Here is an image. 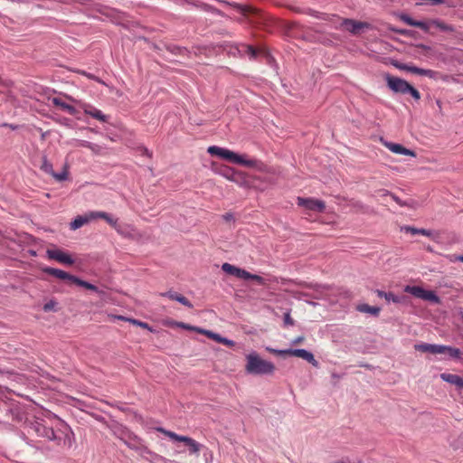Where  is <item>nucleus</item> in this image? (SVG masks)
<instances>
[{
    "label": "nucleus",
    "instance_id": "obj_1",
    "mask_svg": "<svg viewBox=\"0 0 463 463\" xmlns=\"http://www.w3.org/2000/svg\"><path fill=\"white\" fill-rule=\"evenodd\" d=\"M247 364L245 371L253 375H271L275 372L273 363L263 360L256 352H251L246 355Z\"/></svg>",
    "mask_w": 463,
    "mask_h": 463
},
{
    "label": "nucleus",
    "instance_id": "obj_2",
    "mask_svg": "<svg viewBox=\"0 0 463 463\" xmlns=\"http://www.w3.org/2000/svg\"><path fill=\"white\" fill-rule=\"evenodd\" d=\"M385 80L389 89L393 92L401 94L410 93L414 99L419 100L420 99L419 90L405 80L386 74Z\"/></svg>",
    "mask_w": 463,
    "mask_h": 463
},
{
    "label": "nucleus",
    "instance_id": "obj_3",
    "mask_svg": "<svg viewBox=\"0 0 463 463\" xmlns=\"http://www.w3.org/2000/svg\"><path fill=\"white\" fill-rule=\"evenodd\" d=\"M415 350L432 354H448L450 357L459 358L460 350L448 345L421 343L414 345Z\"/></svg>",
    "mask_w": 463,
    "mask_h": 463
},
{
    "label": "nucleus",
    "instance_id": "obj_4",
    "mask_svg": "<svg viewBox=\"0 0 463 463\" xmlns=\"http://www.w3.org/2000/svg\"><path fill=\"white\" fill-rule=\"evenodd\" d=\"M223 159H226L230 162L245 165L248 167H256L259 164V161L254 159H245L243 156L238 155L234 153L233 151H231L229 149L225 148L224 154H223Z\"/></svg>",
    "mask_w": 463,
    "mask_h": 463
},
{
    "label": "nucleus",
    "instance_id": "obj_5",
    "mask_svg": "<svg viewBox=\"0 0 463 463\" xmlns=\"http://www.w3.org/2000/svg\"><path fill=\"white\" fill-rule=\"evenodd\" d=\"M298 204L299 206H303L304 208H306L307 210L318 212V213L324 212V210L326 208V204L323 201L313 199V198L298 197Z\"/></svg>",
    "mask_w": 463,
    "mask_h": 463
},
{
    "label": "nucleus",
    "instance_id": "obj_6",
    "mask_svg": "<svg viewBox=\"0 0 463 463\" xmlns=\"http://www.w3.org/2000/svg\"><path fill=\"white\" fill-rule=\"evenodd\" d=\"M46 254L49 259L57 260L60 263L66 265L74 264V260L69 254L59 249H48Z\"/></svg>",
    "mask_w": 463,
    "mask_h": 463
},
{
    "label": "nucleus",
    "instance_id": "obj_7",
    "mask_svg": "<svg viewBox=\"0 0 463 463\" xmlns=\"http://www.w3.org/2000/svg\"><path fill=\"white\" fill-rule=\"evenodd\" d=\"M42 270H43V272H44L48 275H52L61 280H67L68 282L73 283V284H74V279H76V278H77L74 275H71L64 270L55 269V268L44 267L42 269Z\"/></svg>",
    "mask_w": 463,
    "mask_h": 463
},
{
    "label": "nucleus",
    "instance_id": "obj_8",
    "mask_svg": "<svg viewBox=\"0 0 463 463\" xmlns=\"http://www.w3.org/2000/svg\"><path fill=\"white\" fill-rule=\"evenodd\" d=\"M32 428L37 433L39 437L46 438L49 440H56L57 436L53 430V429L44 426L40 422H35L33 424Z\"/></svg>",
    "mask_w": 463,
    "mask_h": 463
},
{
    "label": "nucleus",
    "instance_id": "obj_9",
    "mask_svg": "<svg viewBox=\"0 0 463 463\" xmlns=\"http://www.w3.org/2000/svg\"><path fill=\"white\" fill-rule=\"evenodd\" d=\"M383 144L385 147H387L390 151L398 155L410 156L412 157L416 156V153L413 150L408 149L401 144L392 143L389 141H383Z\"/></svg>",
    "mask_w": 463,
    "mask_h": 463
},
{
    "label": "nucleus",
    "instance_id": "obj_10",
    "mask_svg": "<svg viewBox=\"0 0 463 463\" xmlns=\"http://www.w3.org/2000/svg\"><path fill=\"white\" fill-rule=\"evenodd\" d=\"M342 26H344L346 31L356 34L361 29L369 27V24L367 23L354 21L353 19H345L342 22Z\"/></svg>",
    "mask_w": 463,
    "mask_h": 463
},
{
    "label": "nucleus",
    "instance_id": "obj_11",
    "mask_svg": "<svg viewBox=\"0 0 463 463\" xmlns=\"http://www.w3.org/2000/svg\"><path fill=\"white\" fill-rule=\"evenodd\" d=\"M81 108L83 109L85 114L90 115V117H92L99 121H102V122L108 121V117L106 115H104L99 109H97L93 106H91L88 103H82Z\"/></svg>",
    "mask_w": 463,
    "mask_h": 463
},
{
    "label": "nucleus",
    "instance_id": "obj_12",
    "mask_svg": "<svg viewBox=\"0 0 463 463\" xmlns=\"http://www.w3.org/2000/svg\"><path fill=\"white\" fill-rule=\"evenodd\" d=\"M290 355L300 357L315 367L318 365V362L315 359L313 354L305 349H291Z\"/></svg>",
    "mask_w": 463,
    "mask_h": 463
},
{
    "label": "nucleus",
    "instance_id": "obj_13",
    "mask_svg": "<svg viewBox=\"0 0 463 463\" xmlns=\"http://www.w3.org/2000/svg\"><path fill=\"white\" fill-rule=\"evenodd\" d=\"M440 378L444 382L453 384L458 389H463V377L458 374L443 373L440 374Z\"/></svg>",
    "mask_w": 463,
    "mask_h": 463
},
{
    "label": "nucleus",
    "instance_id": "obj_14",
    "mask_svg": "<svg viewBox=\"0 0 463 463\" xmlns=\"http://www.w3.org/2000/svg\"><path fill=\"white\" fill-rule=\"evenodd\" d=\"M222 269L225 273H227L229 275H232V276H234L236 278H239V279H243L244 275H245V272H246L245 269L238 268L236 266H233L232 264H230V263H227V262H225V263H223L222 265Z\"/></svg>",
    "mask_w": 463,
    "mask_h": 463
},
{
    "label": "nucleus",
    "instance_id": "obj_15",
    "mask_svg": "<svg viewBox=\"0 0 463 463\" xmlns=\"http://www.w3.org/2000/svg\"><path fill=\"white\" fill-rule=\"evenodd\" d=\"M402 231H404L405 232L411 233L412 235L420 234L435 239V232L431 230L419 229L411 226H403L402 227Z\"/></svg>",
    "mask_w": 463,
    "mask_h": 463
},
{
    "label": "nucleus",
    "instance_id": "obj_16",
    "mask_svg": "<svg viewBox=\"0 0 463 463\" xmlns=\"http://www.w3.org/2000/svg\"><path fill=\"white\" fill-rule=\"evenodd\" d=\"M51 101H52V103L53 105L61 108L62 110H65L70 115L75 116L78 113V110L76 109L75 107H73V106H71L70 104L65 103L60 98H56V97L52 98Z\"/></svg>",
    "mask_w": 463,
    "mask_h": 463
},
{
    "label": "nucleus",
    "instance_id": "obj_17",
    "mask_svg": "<svg viewBox=\"0 0 463 463\" xmlns=\"http://www.w3.org/2000/svg\"><path fill=\"white\" fill-rule=\"evenodd\" d=\"M74 284L77 286L85 288L87 289L92 290V291L96 292L100 297H103L106 295L105 290L100 289L98 287H96L95 285H93L88 281L82 280L78 277L76 278V279H74Z\"/></svg>",
    "mask_w": 463,
    "mask_h": 463
},
{
    "label": "nucleus",
    "instance_id": "obj_18",
    "mask_svg": "<svg viewBox=\"0 0 463 463\" xmlns=\"http://www.w3.org/2000/svg\"><path fill=\"white\" fill-rule=\"evenodd\" d=\"M405 292L411 294L415 298L425 299V296L428 290L419 286H406Z\"/></svg>",
    "mask_w": 463,
    "mask_h": 463
},
{
    "label": "nucleus",
    "instance_id": "obj_19",
    "mask_svg": "<svg viewBox=\"0 0 463 463\" xmlns=\"http://www.w3.org/2000/svg\"><path fill=\"white\" fill-rule=\"evenodd\" d=\"M405 292L411 294L415 298L425 299V296L428 290L419 286H406Z\"/></svg>",
    "mask_w": 463,
    "mask_h": 463
},
{
    "label": "nucleus",
    "instance_id": "obj_20",
    "mask_svg": "<svg viewBox=\"0 0 463 463\" xmlns=\"http://www.w3.org/2000/svg\"><path fill=\"white\" fill-rule=\"evenodd\" d=\"M184 443L189 447V451L191 454H198L201 449L203 448L202 444L198 443L196 440L187 436H185Z\"/></svg>",
    "mask_w": 463,
    "mask_h": 463
},
{
    "label": "nucleus",
    "instance_id": "obj_21",
    "mask_svg": "<svg viewBox=\"0 0 463 463\" xmlns=\"http://www.w3.org/2000/svg\"><path fill=\"white\" fill-rule=\"evenodd\" d=\"M356 309L359 312L368 313V314H371V315L375 316V317H377L379 315L380 311H381L380 307H372V306H369L367 304L358 305Z\"/></svg>",
    "mask_w": 463,
    "mask_h": 463
},
{
    "label": "nucleus",
    "instance_id": "obj_22",
    "mask_svg": "<svg viewBox=\"0 0 463 463\" xmlns=\"http://www.w3.org/2000/svg\"><path fill=\"white\" fill-rule=\"evenodd\" d=\"M376 294L380 298H384V299L388 303H390V302L400 303L401 302V298L396 296L392 292H384L383 290L377 289Z\"/></svg>",
    "mask_w": 463,
    "mask_h": 463
},
{
    "label": "nucleus",
    "instance_id": "obj_23",
    "mask_svg": "<svg viewBox=\"0 0 463 463\" xmlns=\"http://www.w3.org/2000/svg\"><path fill=\"white\" fill-rule=\"evenodd\" d=\"M409 71L418 75L427 76L430 78H433L436 74V72L431 70L421 69L416 66H410Z\"/></svg>",
    "mask_w": 463,
    "mask_h": 463
},
{
    "label": "nucleus",
    "instance_id": "obj_24",
    "mask_svg": "<svg viewBox=\"0 0 463 463\" xmlns=\"http://www.w3.org/2000/svg\"><path fill=\"white\" fill-rule=\"evenodd\" d=\"M431 24H432V26H435L436 28H438L439 30H440L442 32L452 33L455 31V29L452 25L445 24L444 22L438 20V19L431 20Z\"/></svg>",
    "mask_w": 463,
    "mask_h": 463
},
{
    "label": "nucleus",
    "instance_id": "obj_25",
    "mask_svg": "<svg viewBox=\"0 0 463 463\" xmlns=\"http://www.w3.org/2000/svg\"><path fill=\"white\" fill-rule=\"evenodd\" d=\"M88 223V219L84 215L77 216L70 224L71 230H77Z\"/></svg>",
    "mask_w": 463,
    "mask_h": 463
},
{
    "label": "nucleus",
    "instance_id": "obj_26",
    "mask_svg": "<svg viewBox=\"0 0 463 463\" xmlns=\"http://www.w3.org/2000/svg\"><path fill=\"white\" fill-rule=\"evenodd\" d=\"M41 170L44 173L52 175H53V168L52 164L48 161L47 157L44 156L42 158V165L40 166Z\"/></svg>",
    "mask_w": 463,
    "mask_h": 463
},
{
    "label": "nucleus",
    "instance_id": "obj_27",
    "mask_svg": "<svg viewBox=\"0 0 463 463\" xmlns=\"http://www.w3.org/2000/svg\"><path fill=\"white\" fill-rule=\"evenodd\" d=\"M99 219L105 220L112 228L118 229V219L113 218L110 214L106 212H101L99 214Z\"/></svg>",
    "mask_w": 463,
    "mask_h": 463
},
{
    "label": "nucleus",
    "instance_id": "obj_28",
    "mask_svg": "<svg viewBox=\"0 0 463 463\" xmlns=\"http://www.w3.org/2000/svg\"><path fill=\"white\" fill-rule=\"evenodd\" d=\"M243 279H246V280L251 279L262 286L267 284V280L264 278H262L261 276L256 275V274H251L247 270L245 272Z\"/></svg>",
    "mask_w": 463,
    "mask_h": 463
},
{
    "label": "nucleus",
    "instance_id": "obj_29",
    "mask_svg": "<svg viewBox=\"0 0 463 463\" xmlns=\"http://www.w3.org/2000/svg\"><path fill=\"white\" fill-rule=\"evenodd\" d=\"M198 333L206 335L207 337L214 340L217 343H221V340L222 337L221 335L214 333L213 331L207 330V329L198 330Z\"/></svg>",
    "mask_w": 463,
    "mask_h": 463
},
{
    "label": "nucleus",
    "instance_id": "obj_30",
    "mask_svg": "<svg viewBox=\"0 0 463 463\" xmlns=\"http://www.w3.org/2000/svg\"><path fill=\"white\" fill-rule=\"evenodd\" d=\"M424 300L430 301L434 304L441 303L439 297L434 291L431 290L427 291Z\"/></svg>",
    "mask_w": 463,
    "mask_h": 463
},
{
    "label": "nucleus",
    "instance_id": "obj_31",
    "mask_svg": "<svg viewBox=\"0 0 463 463\" xmlns=\"http://www.w3.org/2000/svg\"><path fill=\"white\" fill-rule=\"evenodd\" d=\"M207 151L212 156H217L222 158L224 151H225V148L219 147V146H212L208 147Z\"/></svg>",
    "mask_w": 463,
    "mask_h": 463
},
{
    "label": "nucleus",
    "instance_id": "obj_32",
    "mask_svg": "<svg viewBox=\"0 0 463 463\" xmlns=\"http://www.w3.org/2000/svg\"><path fill=\"white\" fill-rule=\"evenodd\" d=\"M241 52H244L250 59H255L258 54L257 49L251 45H242V50Z\"/></svg>",
    "mask_w": 463,
    "mask_h": 463
},
{
    "label": "nucleus",
    "instance_id": "obj_33",
    "mask_svg": "<svg viewBox=\"0 0 463 463\" xmlns=\"http://www.w3.org/2000/svg\"><path fill=\"white\" fill-rule=\"evenodd\" d=\"M55 180L61 182L67 179L68 177V166L67 165H64L63 170L61 173H55L53 172V175H52Z\"/></svg>",
    "mask_w": 463,
    "mask_h": 463
},
{
    "label": "nucleus",
    "instance_id": "obj_34",
    "mask_svg": "<svg viewBox=\"0 0 463 463\" xmlns=\"http://www.w3.org/2000/svg\"><path fill=\"white\" fill-rule=\"evenodd\" d=\"M167 50L174 54H184L188 52L186 48L176 45H169L167 46Z\"/></svg>",
    "mask_w": 463,
    "mask_h": 463
},
{
    "label": "nucleus",
    "instance_id": "obj_35",
    "mask_svg": "<svg viewBox=\"0 0 463 463\" xmlns=\"http://www.w3.org/2000/svg\"><path fill=\"white\" fill-rule=\"evenodd\" d=\"M128 322L131 323L132 325H135V326H140V327H142V328L147 329V330H149L150 332H153V331H154V330L152 329V327H151L147 323L142 322V321H140V320H137V319L132 318V319H128Z\"/></svg>",
    "mask_w": 463,
    "mask_h": 463
},
{
    "label": "nucleus",
    "instance_id": "obj_36",
    "mask_svg": "<svg viewBox=\"0 0 463 463\" xmlns=\"http://www.w3.org/2000/svg\"><path fill=\"white\" fill-rule=\"evenodd\" d=\"M391 197L392 198V200L398 203L400 206H408V207H413V204H414V202L413 201H410V202H407V201H402L401 200L397 195L395 194H391Z\"/></svg>",
    "mask_w": 463,
    "mask_h": 463
},
{
    "label": "nucleus",
    "instance_id": "obj_37",
    "mask_svg": "<svg viewBox=\"0 0 463 463\" xmlns=\"http://www.w3.org/2000/svg\"><path fill=\"white\" fill-rule=\"evenodd\" d=\"M266 350L268 352H269L270 354H274L281 355V356L290 355V352H291V349L279 350V349H274L271 347H267Z\"/></svg>",
    "mask_w": 463,
    "mask_h": 463
},
{
    "label": "nucleus",
    "instance_id": "obj_38",
    "mask_svg": "<svg viewBox=\"0 0 463 463\" xmlns=\"http://www.w3.org/2000/svg\"><path fill=\"white\" fill-rule=\"evenodd\" d=\"M431 26H432L431 21H430V22L417 21L416 25H415V27L420 28L426 33L430 32V29Z\"/></svg>",
    "mask_w": 463,
    "mask_h": 463
},
{
    "label": "nucleus",
    "instance_id": "obj_39",
    "mask_svg": "<svg viewBox=\"0 0 463 463\" xmlns=\"http://www.w3.org/2000/svg\"><path fill=\"white\" fill-rule=\"evenodd\" d=\"M99 214H101L100 211H91L86 213L84 216L88 219V222H90V221L99 219Z\"/></svg>",
    "mask_w": 463,
    "mask_h": 463
},
{
    "label": "nucleus",
    "instance_id": "obj_40",
    "mask_svg": "<svg viewBox=\"0 0 463 463\" xmlns=\"http://www.w3.org/2000/svg\"><path fill=\"white\" fill-rule=\"evenodd\" d=\"M165 436H167L168 438H170L173 440L179 441V442H184V439L185 438V436L178 435L175 432H173L170 430L165 432Z\"/></svg>",
    "mask_w": 463,
    "mask_h": 463
},
{
    "label": "nucleus",
    "instance_id": "obj_41",
    "mask_svg": "<svg viewBox=\"0 0 463 463\" xmlns=\"http://www.w3.org/2000/svg\"><path fill=\"white\" fill-rule=\"evenodd\" d=\"M400 19L402 22H404L406 24L411 25V26H414V27H415L416 23H417L416 20L412 19L411 16H409L408 14H401Z\"/></svg>",
    "mask_w": 463,
    "mask_h": 463
},
{
    "label": "nucleus",
    "instance_id": "obj_42",
    "mask_svg": "<svg viewBox=\"0 0 463 463\" xmlns=\"http://www.w3.org/2000/svg\"><path fill=\"white\" fill-rule=\"evenodd\" d=\"M162 297H166L170 298L171 300L178 301V298L181 294L175 292V291H167L160 294Z\"/></svg>",
    "mask_w": 463,
    "mask_h": 463
},
{
    "label": "nucleus",
    "instance_id": "obj_43",
    "mask_svg": "<svg viewBox=\"0 0 463 463\" xmlns=\"http://www.w3.org/2000/svg\"><path fill=\"white\" fill-rule=\"evenodd\" d=\"M177 326L179 327H181V328H184V329H186V330H192V331H195V332H198V330H203V328H200V327H197V326H194L185 324L184 322L177 323Z\"/></svg>",
    "mask_w": 463,
    "mask_h": 463
},
{
    "label": "nucleus",
    "instance_id": "obj_44",
    "mask_svg": "<svg viewBox=\"0 0 463 463\" xmlns=\"http://www.w3.org/2000/svg\"><path fill=\"white\" fill-rule=\"evenodd\" d=\"M179 303H181L182 305L189 307V308H192L193 307V305L192 303L188 300V298H186L185 297H184L183 295H180L179 298H178V301Z\"/></svg>",
    "mask_w": 463,
    "mask_h": 463
},
{
    "label": "nucleus",
    "instance_id": "obj_45",
    "mask_svg": "<svg viewBox=\"0 0 463 463\" xmlns=\"http://www.w3.org/2000/svg\"><path fill=\"white\" fill-rule=\"evenodd\" d=\"M126 226L123 224L118 223V229H115L119 234L123 236H128V232H126Z\"/></svg>",
    "mask_w": 463,
    "mask_h": 463
},
{
    "label": "nucleus",
    "instance_id": "obj_46",
    "mask_svg": "<svg viewBox=\"0 0 463 463\" xmlns=\"http://www.w3.org/2000/svg\"><path fill=\"white\" fill-rule=\"evenodd\" d=\"M221 344H222L224 345H227V346H230V347H232L235 345L234 341L230 340V339H228L226 337H223V336L222 337Z\"/></svg>",
    "mask_w": 463,
    "mask_h": 463
},
{
    "label": "nucleus",
    "instance_id": "obj_47",
    "mask_svg": "<svg viewBox=\"0 0 463 463\" xmlns=\"http://www.w3.org/2000/svg\"><path fill=\"white\" fill-rule=\"evenodd\" d=\"M89 149H90L95 154H99L101 151V146L97 144L90 143Z\"/></svg>",
    "mask_w": 463,
    "mask_h": 463
},
{
    "label": "nucleus",
    "instance_id": "obj_48",
    "mask_svg": "<svg viewBox=\"0 0 463 463\" xmlns=\"http://www.w3.org/2000/svg\"><path fill=\"white\" fill-rule=\"evenodd\" d=\"M393 65H394L396 68L400 69V70H403V71H409V69H410V66H409V65H407V64H403V63H400V62H398V61L394 62V63H393Z\"/></svg>",
    "mask_w": 463,
    "mask_h": 463
},
{
    "label": "nucleus",
    "instance_id": "obj_49",
    "mask_svg": "<svg viewBox=\"0 0 463 463\" xmlns=\"http://www.w3.org/2000/svg\"><path fill=\"white\" fill-rule=\"evenodd\" d=\"M76 142L79 146H82V147H86V148H90V142L86 141V140H76Z\"/></svg>",
    "mask_w": 463,
    "mask_h": 463
},
{
    "label": "nucleus",
    "instance_id": "obj_50",
    "mask_svg": "<svg viewBox=\"0 0 463 463\" xmlns=\"http://www.w3.org/2000/svg\"><path fill=\"white\" fill-rule=\"evenodd\" d=\"M222 219L226 222H233L235 220L232 213H226L225 214H223Z\"/></svg>",
    "mask_w": 463,
    "mask_h": 463
},
{
    "label": "nucleus",
    "instance_id": "obj_51",
    "mask_svg": "<svg viewBox=\"0 0 463 463\" xmlns=\"http://www.w3.org/2000/svg\"><path fill=\"white\" fill-rule=\"evenodd\" d=\"M1 127H3V128H9L12 130H15V129L18 128L17 125H13V124H9V123H3V124H1Z\"/></svg>",
    "mask_w": 463,
    "mask_h": 463
},
{
    "label": "nucleus",
    "instance_id": "obj_52",
    "mask_svg": "<svg viewBox=\"0 0 463 463\" xmlns=\"http://www.w3.org/2000/svg\"><path fill=\"white\" fill-rule=\"evenodd\" d=\"M305 337L303 335L301 336H298L297 338H295L293 341H292V344L293 345H298L300 343H302L304 341Z\"/></svg>",
    "mask_w": 463,
    "mask_h": 463
},
{
    "label": "nucleus",
    "instance_id": "obj_53",
    "mask_svg": "<svg viewBox=\"0 0 463 463\" xmlns=\"http://www.w3.org/2000/svg\"><path fill=\"white\" fill-rule=\"evenodd\" d=\"M284 322L288 325H293V320L290 317L289 314H286L284 317Z\"/></svg>",
    "mask_w": 463,
    "mask_h": 463
},
{
    "label": "nucleus",
    "instance_id": "obj_54",
    "mask_svg": "<svg viewBox=\"0 0 463 463\" xmlns=\"http://www.w3.org/2000/svg\"><path fill=\"white\" fill-rule=\"evenodd\" d=\"M53 303L52 302H49V303H46L44 306H43V310L44 311H49L53 307Z\"/></svg>",
    "mask_w": 463,
    "mask_h": 463
},
{
    "label": "nucleus",
    "instance_id": "obj_55",
    "mask_svg": "<svg viewBox=\"0 0 463 463\" xmlns=\"http://www.w3.org/2000/svg\"><path fill=\"white\" fill-rule=\"evenodd\" d=\"M430 1H431V5H442L445 3V0H430Z\"/></svg>",
    "mask_w": 463,
    "mask_h": 463
},
{
    "label": "nucleus",
    "instance_id": "obj_56",
    "mask_svg": "<svg viewBox=\"0 0 463 463\" xmlns=\"http://www.w3.org/2000/svg\"><path fill=\"white\" fill-rule=\"evenodd\" d=\"M379 193H381V195L382 196H385V195H390L392 194L391 192L387 191V190H380Z\"/></svg>",
    "mask_w": 463,
    "mask_h": 463
},
{
    "label": "nucleus",
    "instance_id": "obj_57",
    "mask_svg": "<svg viewBox=\"0 0 463 463\" xmlns=\"http://www.w3.org/2000/svg\"><path fill=\"white\" fill-rule=\"evenodd\" d=\"M118 320H122V321H128V319H130L129 317H123V316H117L115 317Z\"/></svg>",
    "mask_w": 463,
    "mask_h": 463
},
{
    "label": "nucleus",
    "instance_id": "obj_58",
    "mask_svg": "<svg viewBox=\"0 0 463 463\" xmlns=\"http://www.w3.org/2000/svg\"><path fill=\"white\" fill-rule=\"evenodd\" d=\"M156 430L161 432V433H163V434H165V432L168 431L167 430H165L164 428H161V427L160 428H156Z\"/></svg>",
    "mask_w": 463,
    "mask_h": 463
},
{
    "label": "nucleus",
    "instance_id": "obj_59",
    "mask_svg": "<svg viewBox=\"0 0 463 463\" xmlns=\"http://www.w3.org/2000/svg\"><path fill=\"white\" fill-rule=\"evenodd\" d=\"M81 73H82L83 75H86V76H87L88 78H90V79H95V76H94V75L89 74V73H87V72H85V71H82Z\"/></svg>",
    "mask_w": 463,
    "mask_h": 463
},
{
    "label": "nucleus",
    "instance_id": "obj_60",
    "mask_svg": "<svg viewBox=\"0 0 463 463\" xmlns=\"http://www.w3.org/2000/svg\"><path fill=\"white\" fill-rule=\"evenodd\" d=\"M144 154L149 157L151 156V153L146 148L144 149Z\"/></svg>",
    "mask_w": 463,
    "mask_h": 463
},
{
    "label": "nucleus",
    "instance_id": "obj_61",
    "mask_svg": "<svg viewBox=\"0 0 463 463\" xmlns=\"http://www.w3.org/2000/svg\"><path fill=\"white\" fill-rule=\"evenodd\" d=\"M118 408L120 411H125V412H126V411H130L128 408H124V407H119V406H118Z\"/></svg>",
    "mask_w": 463,
    "mask_h": 463
},
{
    "label": "nucleus",
    "instance_id": "obj_62",
    "mask_svg": "<svg viewBox=\"0 0 463 463\" xmlns=\"http://www.w3.org/2000/svg\"><path fill=\"white\" fill-rule=\"evenodd\" d=\"M397 32L400 33L401 34H406L407 33L406 30H399Z\"/></svg>",
    "mask_w": 463,
    "mask_h": 463
},
{
    "label": "nucleus",
    "instance_id": "obj_63",
    "mask_svg": "<svg viewBox=\"0 0 463 463\" xmlns=\"http://www.w3.org/2000/svg\"><path fill=\"white\" fill-rule=\"evenodd\" d=\"M457 260H460V261H462V262H463V255L458 256V257L457 258Z\"/></svg>",
    "mask_w": 463,
    "mask_h": 463
},
{
    "label": "nucleus",
    "instance_id": "obj_64",
    "mask_svg": "<svg viewBox=\"0 0 463 463\" xmlns=\"http://www.w3.org/2000/svg\"><path fill=\"white\" fill-rule=\"evenodd\" d=\"M335 463H345V462L343 460H338V461H335Z\"/></svg>",
    "mask_w": 463,
    "mask_h": 463
}]
</instances>
